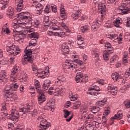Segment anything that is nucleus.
<instances>
[{
	"label": "nucleus",
	"instance_id": "obj_1",
	"mask_svg": "<svg viewBox=\"0 0 130 130\" xmlns=\"http://www.w3.org/2000/svg\"><path fill=\"white\" fill-rule=\"evenodd\" d=\"M22 36H26L28 35L30 38H34L32 39L29 43V45L27 46L25 51V55L24 57L22 59V62L23 64H27L28 62L32 63V51L29 49V47H32L31 46H35L36 45V39L39 38V35L37 32H34L33 28H25L22 32Z\"/></svg>",
	"mask_w": 130,
	"mask_h": 130
},
{
	"label": "nucleus",
	"instance_id": "obj_2",
	"mask_svg": "<svg viewBox=\"0 0 130 130\" xmlns=\"http://www.w3.org/2000/svg\"><path fill=\"white\" fill-rule=\"evenodd\" d=\"M7 15L9 16L10 18L16 17L17 23L23 25L25 26L23 27L24 29H29L32 27V15L29 12H21L15 14L14 8L9 7L7 11Z\"/></svg>",
	"mask_w": 130,
	"mask_h": 130
},
{
	"label": "nucleus",
	"instance_id": "obj_3",
	"mask_svg": "<svg viewBox=\"0 0 130 130\" xmlns=\"http://www.w3.org/2000/svg\"><path fill=\"white\" fill-rule=\"evenodd\" d=\"M87 58L88 57L87 55H84L83 57V62L78 59L74 60V62L71 60H66L64 66H65L66 69H76L77 66H85V64H86V61H85L86 60Z\"/></svg>",
	"mask_w": 130,
	"mask_h": 130
},
{
	"label": "nucleus",
	"instance_id": "obj_4",
	"mask_svg": "<svg viewBox=\"0 0 130 130\" xmlns=\"http://www.w3.org/2000/svg\"><path fill=\"white\" fill-rule=\"evenodd\" d=\"M19 88L18 83L11 84L10 85H7L5 87L4 93L8 98H12V95L14 91H17Z\"/></svg>",
	"mask_w": 130,
	"mask_h": 130
},
{
	"label": "nucleus",
	"instance_id": "obj_5",
	"mask_svg": "<svg viewBox=\"0 0 130 130\" xmlns=\"http://www.w3.org/2000/svg\"><path fill=\"white\" fill-rule=\"evenodd\" d=\"M7 50L9 52V55H17L21 52V49L19 48H17L16 46L13 44L12 42H9L7 46Z\"/></svg>",
	"mask_w": 130,
	"mask_h": 130
},
{
	"label": "nucleus",
	"instance_id": "obj_6",
	"mask_svg": "<svg viewBox=\"0 0 130 130\" xmlns=\"http://www.w3.org/2000/svg\"><path fill=\"white\" fill-rule=\"evenodd\" d=\"M105 47H106V48H108V50L104 51V60H108V59H109V55L110 53H112L113 49L112 47L111 44H110L109 42H106L105 43Z\"/></svg>",
	"mask_w": 130,
	"mask_h": 130
},
{
	"label": "nucleus",
	"instance_id": "obj_7",
	"mask_svg": "<svg viewBox=\"0 0 130 130\" xmlns=\"http://www.w3.org/2000/svg\"><path fill=\"white\" fill-rule=\"evenodd\" d=\"M89 78L83 73V72H78L76 74V80L77 83H86L88 82Z\"/></svg>",
	"mask_w": 130,
	"mask_h": 130
},
{
	"label": "nucleus",
	"instance_id": "obj_8",
	"mask_svg": "<svg viewBox=\"0 0 130 130\" xmlns=\"http://www.w3.org/2000/svg\"><path fill=\"white\" fill-rule=\"evenodd\" d=\"M20 73V68L17 66H14L13 69L12 70L11 75V81L16 83L17 82V77H14V76H18V74Z\"/></svg>",
	"mask_w": 130,
	"mask_h": 130
},
{
	"label": "nucleus",
	"instance_id": "obj_9",
	"mask_svg": "<svg viewBox=\"0 0 130 130\" xmlns=\"http://www.w3.org/2000/svg\"><path fill=\"white\" fill-rule=\"evenodd\" d=\"M81 9L79 7H75L73 8V11L72 14L71 15V17L73 18V20H78V18L81 17Z\"/></svg>",
	"mask_w": 130,
	"mask_h": 130
},
{
	"label": "nucleus",
	"instance_id": "obj_10",
	"mask_svg": "<svg viewBox=\"0 0 130 130\" xmlns=\"http://www.w3.org/2000/svg\"><path fill=\"white\" fill-rule=\"evenodd\" d=\"M19 112L16 109H12L11 111V115H10V119L11 120L14 121V123H16L19 120Z\"/></svg>",
	"mask_w": 130,
	"mask_h": 130
},
{
	"label": "nucleus",
	"instance_id": "obj_11",
	"mask_svg": "<svg viewBox=\"0 0 130 130\" xmlns=\"http://www.w3.org/2000/svg\"><path fill=\"white\" fill-rule=\"evenodd\" d=\"M99 0H93L94 4H95L98 6V8L100 11L101 12V14H105L106 12V6L104 4H103L101 3H98Z\"/></svg>",
	"mask_w": 130,
	"mask_h": 130
},
{
	"label": "nucleus",
	"instance_id": "obj_12",
	"mask_svg": "<svg viewBox=\"0 0 130 130\" xmlns=\"http://www.w3.org/2000/svg\"><path fill=\"white\" fill-rule=\"evenodd\" d=\"M107 90L109 91L108 92V94L115 95L117 94V90H118V89L116 86H114L113 85L109 84L107 87Z\"/></svg>",
	"mask_w": 130,
	"mask_h": 130
},
{
	"label": "nucleus",
	"instance_id": "obj_13",
	"mask_svg": "<svg viewBox=\"0 0 130 130\" xmlns=\"http://www.w3.org/2000/svg\"><path fill=\"white\" fill-rule=\"evenodd\" d=\"M50 126V123L47 122L46 119H43L41 120L40 123L39 130H46Z\"/></svg>",
	"mask_w": 130,
	"mask_h": 130
},
{
	"label": "nucleus",
	"instance_id": "obj_14",
	"mask_svg": "<svg viewBox=\"0 0 130 130\" xmlns=\"http://www.w3.org/2000/svg\"><path fill=\"white\" fill-rule=\"evenodd\" d=\"M8 81V73L5 70L0 72V83H6Z\"/></svg>",
	"mask_w": 130,
	"mask_h": 130
},
{
	"label": "nucleus",
	"instance_id": "obj_15",
	"mask_svg": "<svg viewBox=\"0 0 130 130\" xmlns=\"http://www.w3.org/2000/svg\"><path fill=\"white\" fill-rule=\"evenodd\" d=\"M80 111L81 112H83L82 113V116L84 118H87V119H89V120H93V119H94V115L92 114H89L88 115V114H87V112L86 111V110H83V108H81Z\"/></svg>",
	"mask_w": 130,
	"mask_h": 130
},
{
	"label": "nucleus",
	"instance_id": "obj_16",
	"mask_svg": "<svg viewBox=\"0 0 130 130\" xmlns=\"http://www.w3.org/2000/svg\"><path fill=\"white\" fill-rule=\"evenodd\" d=\"M77 44L79 45V48L84 49L85 48V44H84V38L81 35L77 36Z\"/></svg>",
	"mask_w": 130,
	"mask_h": 130
},
{
	"label": "nucleus",
	"instance_id": "obj_17",
	"mask_svg": "<svg viewBox=\"0 0 130 130\" xmlns=\"http://www.w3.org/2000/svg\"><path fill=\"white\" fill-rule=\"evenodd\" d=\"M70 51V49H69V46L67 44H63L62 45L61 49V53L66 56H68V54Z\"/></svg>",
	"mask_w": 130,
	"mask_h": 130
},
{
	"label": "nucleus",
	"instance_id": "obj_18",
	"mask_svg": "<svg viewBox=\"0 0 130 130\" xmlns=\"http://www.w3.org/2000/svg\"><path fill=\"white\" fill-rule=\"evenodd\" d=\"M33 108L31 106L27 105L26 107H22L20 108L19 109V112H22L24 114L26 113H28V112H30L31 110H32Z\"/></svg>",
	"mask_w": 130,
	"mask_h": 130
},
{
	"label": "nucleus",
	"instance_id": "obj_19",
	"mask_svg": "<svg viewBox=\"0 0 130 130\" xmlns=\"http://www.w3.org/2000/svg\"><path fill=\"white\" fill-rule=\"evenodd\" d=\"M17 2L16 11L17 12H21L24 9V0H17Z\"/></svg>",
	"mask_w": 130,
	"mask_h": 130
},
{
	"label": "nucleus",
	"instance_id": "obj_20",
	"mask_svg": "<svg viewBox=\"0 0 130 130\" xmlns=\"http://www.w3.org/2000/svg\"><path fill=\"white\" fill-rule=\"evenodd\" d=\"M39 93V94L38 98V102L39 104H41V103H43V102L46 101V96H45V95H44V93H41V91H40Z\"/></svg>",
	"mask_w": 130,
	"mask_h": 130
},
{
	"label": "nucleus",
	"instance_id": "obj_21",
	"mask_svg": "<svg viewBox=\"0 0 130 130\" xmlns=\"http://www.w3.org/2000/svg\"><path fill=\"white\" fill-rule=\"evenodd\" d=\"M51 84V81H50V80L47 79L45 80L44 82V84H43V90H44V91H46V90H48V88H49Z\"/></svg>",
	"mask_w": 130,
	"mask_h": 130
},
{
	"label": "nucleus",
	"instance_id": "obj_22",
	"mask_svg": "<svg viewBox=\"0 0 130 130\" xmlns=\"http://www.w3.org/2000/svg\"><path fill=\"white\" fill-rule=\"evenodd\" d=\"M60 16L63 20H64V19H67L66 10H64V8H63V6H62V5H61V6L60 7Z\"/></svg>",
	"mask_w": 130,
	"mask_h": 130
},
{
	"label": "nucleus",
	"instance_id": "obj_23",
	"mask_svg": "<svg viewBox=\"0 0 130 130\" xmlns=\"http://www.w3.org/2000/svg\"><path fill=\"white\" fill-rule=\"evenodd\" d=\"M112 78L115 82H116L119 80V79H122V76L119 73H115L112 75Z\"/></svg>",
	"mask_w": 130,
	"mask_h": 130
},
{
	"label": "nucleus",
	"instance_id": "obj_24",
	"mask_svg": "<svg viewBox=\"0 0 130 130\" xmlns=\"http://www.w3.org/2000/svg\"><path fill=\"white\" fill-rule=\"evenodd\" d=\"M37 74H38V77L41 78V79H44L46 76H48V74H49V72H48L47 70H46L45 71H43L41 72L39 71Z\"/></svg>",
	"mask_w": 130,
	"mask_h": 130
},
{
	"label": "nucleus",
	"instance_id": "obj_25",
	"mask_svg": "<svg viewBox=\"0 0 130 130\" xmlns=\"http://www.w3.org/2000/svg\"><path fill=\"white\" fill-rule=\"evenodd\" d=\"M122 23V20H121V18H116L114 21H113V25L115 26V27H117V28L121 25Z\"/></svg>",
	"mask_w": 130,
	"mask_h": 130
},
{
	"label": "nucleus",
	"instance_id": "obj_26",
	"mask_svg": "<svg viewBox=\"0 0 130 130\" xmlns=\"http://www.w3.org/2000/svg\"><path fill=\"white\" fill-rule=\"evenodd\" d=\"M87 94H89V95H92V96H97L98 95V92L93 88L92 87H89L88 91H87Z\"/></svg>",
	"mask_w": 130,
	"mask_h": 130
},
{
	"label": "nucleus",
	"instance_id": "obj_27",
	"mask_svg": "<svg viewBox=\"0 0 130 130\" xmlns=\"http://www.w3.org/2000/svg\"><path fill=\"white\" fill-rule=\"evenodd\" d=\"M122 111L120 110L117 112V114H116L114 117L112 118V119H119L120 120L122 118Z\"/></svg>",
	"mask_w": 130,
	"mask_h": 130
},
{
	"label": "nucleus",
	"instance_id": "obj_28",
	"mask_svg": "<svg viewBox=\"0 0 130 130\" xmlns=\"http://www.w3.org/2000/svg\"><path fill=\"white\" fill-rule=\"evenodd\" d=\"M69 98L71 101H76L79 98V96L78 94H73V92L70 91L69 92Z\"/></svg>",
	"mask_w": 130,
	"mask_h": 130
},
{
	"label": "nucleus",
	"instance_id": "obj_29",
	"mask_svg": "<svg viewBox=\"0 0 130 130\" xmlns=\"http://www.w3.org/2000/svg\"><path fill=\"white\" fill-rule=\"evenodd\" d=\"M34 85L35 86L36 89L38 92H40L41 90H40V82L38 80H35Z\"/></svg>",
	"mask_w": 130,
	"mask_h": 130
},
{
	"label": "nucleus",
	"instance_id": "obj_30",
	"mask_svg": "<svg viewBox=\"0 0 130 130\" xmlns=\"http://www.w3.org/2000/svg\"><path fill=\"white\" fill-rule=\"evenodd\" d=\"M91 54L94 55L97 59L99 58V52H98V49H94L91 51Z\"/></svg>",
	"mask_w": 130,
	"mask_h": 130
},
{
	"label": "nucleus",
	"instance_id": "obj_31",
	"mask_svg": "<svg viewBox=\"0 0 130 130\" xmlns=\"http://www.w3.org/2000/svg\"><path fill=\"white\" fill-rule=\"evenodd\" d=\"M20 26L18 24L14 23L12 25V29L13 30V34H18V31L17 30Z\"/></svg>",
	"mask_w": 130,
	"mask_h": 130
},
{
	"label": "nucleus",
	"instance_id": "obj_32",
	"mask_svg": "<svg viewBox=\"0 0 130 130\" xmlns=\"http://www.w3.org/2000/svg\"><path fill=\"white\" fill-rule=\"evenodd\" d=\"M106 37L107 38H109L110 39H111V40H113V41H114L115 39H117L118 37H117V36L116 35H111V34H107L106 35Z\"/></svg>",
	"mask_w": 130,
	"mask_h": 130
},
{
	"label": "nucleus",
	"instance_id": "obj_33",
	"mask_svg": "<svg viewBox=\"0 0 130 130\" xmlns=\"http://www.w3.org/2000/svg\"><path fill=\"white\" fill-rule=\"evenodd\" d=\"M80 29L83 33H86L87 31H89V30H90V26L89 25H84L82 26Z\"/></svg>",
	"mask_w": 130,
	"mask_h": 130
},
{
	"label": "nucleus",
	"instance_id": "obj_34",
	"mask_svg": "<svg viewBox=\"0 0 130 130\" xmlns=\"http://www.w3.org/2000/svg\"><path fill=\"white\" fill-rule=\"evenodd\" d=\"M90 111H91V112L94 114L97 113V112H99V111H100V108L97 106L93 107L91 108Z\"/></svg>",
	"mask_w": 130,
	"mask_h": 130
},
{
	"label": "nucleus",
	"instance_id": "obj_35",
	"mask_svg": "<svg viewBox=\"0 0 130 130\" xmlns=\"http://www.w3.org/2000/svg\"><path fill=\"white\" fill-rule=\"evenodd\" d=\"M107 102V100L106 99H104L103 100L99 101L96 103L97 105L98 106H104V104H105V103Z\"/></svg>",
	"mask_w": 130,
	"mask_h": 130
},
{
	"label": "nucleus",
	"instance_id": "obj_36",
	"mask_svg": "<svg viewBox=\"0 0 130 130\" xmlns=\"http://www.w3.org/2000/svg\"><path fill=\"white\" fill-rule=\"evenodd\" d=\"M99 25L97 24V23H93L91 26L92 31H93V32L97 31V30H98V29L99 28Z\"/></svg>",
	"mask_w": 130,
	"mask_h": 130
},
{
	"label": "nucleus",
	"instance_id": "obj_37",
	"mask_svg": "<svg viewBox=\"0 0 130 130\" xmlns=\"http://www.w3.org/2000/svg\"><path fill=\"white\" fill-rule=\"evenodd\" d=\"M122 84L124 86L125 88L130 87V83L127 82L126 79H123L122 81Z\"/></svg>",
	"mask_w": 130,
	"mask_h": 130
},
{
	"label": "nucleus",
	"instance_id": "obj_38",
	"mask_svg": "<svg viewBox=\"0 0 130 130\" xmlns=\"http://www.w3.org/2000/svg\"><path fill=\"white\" fill-rule=\"evenodd\" d=\"M9 107H10V105L7 103H4L2 105V108L1 110L2 111L7 110V109H9Z\"/></svg>",
	"mask_w": 130,
	"mask_h": 130
},
{
	"label": "nucleus",
	"instance_id": "obj_39",
	"mask_svg": "<svg viewBox=\"0 0 130 130\" xmlns=\"http://www.w3.org/2000/svg\"><path fill=\"white\" fill-rule=\"evenodd\" d=\"M36 8L37 10V11H39V13H42V10H43V6L41 4H38L37 6H36Z\"/></svg>",
	"mask_w": 130,
	"mask_h": 130
},
{
	"label": "nucleus",
	"instance_id": "obj_40",
	"mask_svg": "<svg viewBox=\"0 0 130 130\" xmlns=\"http://www.w3.org/2000/svg\"><path fill=\"white\" fill-rule=\"evenodd\" d=\"M81 106V102L77 101L74 103L73 108L74 109H78Z\"/></svg>",
	"mask_w": 130,
	"mask_h": 130
},
{
	"label": "nucleus",
	"instance_id": "obj_41",
	"mask_svg": "<svg viewBox=\"0 0 130 130\" xmlns=\"http://www.w3.org/2000/svg\"><path fill=\"white\" fill-rule=\"evenodd\" d=\"M51 11V8L50 7V5H48L46 6V8H45L44 12L46 14H48V13H50Z\"/></svg>",
	"mask_w": 130,
	"mask_h": 130
},
{
	"label": "nucleus",
	"instance_id": "obj_42",
	"mask_svg": "<svg viewBox=\"0 0 130 130\" xmlns=\"http://www.w3.org/2000/svg\"><path fill=\"white\" fill-rule=\"evenodd\" d=\"M54 35L55 36H60V37H61V36H64L66 35V32L64 31H60V32H56L54 33Z\"/></svg>",
	"mask_w": 130,
	"mask_h": 130
},
{
	"label": "nucleus",
	"instance_id": "obj_43",
	"mask_svg": "<svg viewBox=\"0 0 130 130\" xmlns=\"http://www.w3.org/2000/svg\"><path fill=\"white\" fill-rule=\"evenodd\" d=\"M32 69L33 72H34L35 74H37L39 70H38V68H37V66L35 65V64H33L32 66Z\"/></svg>",
	"mask_w": 130,
	"mask_h": 130
},
{
	"label": "nucleus",
	"instance_id": "obj_44",
	"mask_svg": "<svg viewBox=\"0 0 130 130\" xmlns=\"http://www.w3.org/2000/svg\"><path fill=\"white\" fill-rule=\"evenodd\" d=\"M51 11H52V12H54V13H56L57 12V7H56V6L54 5H51Z\"/></svg>",
	"mask_w": 130,
	"mask_h": 130
},
{
	"label": "nucleus",
	"instance_id": "obj_45",
	"mask_svg": "<svg viewBox=\"0 0 130 130\" xmlns=\"http://www.w3.org/2000/svg\"><path fill=\"white\" fill-rule=\"evenodd\" d=\"M64 77H63V75H60L58 76L57 77V80L60 81V82H64Z\"/></svg>",
	"mask_w": 130,
	"mask_h": 130
},
{
	"label": "nucleus",
	"instance_id": "obj_46",
	"mask_svg": "<svg viewBox=\"0 0 130 130\" xmlns=\"http://www.w3.org/2000/svg\"><path fill=\"white\" fill-rule=\"evenodd\" d=\"M64 112V117L67 118L68 116H70V112L68 110H63Z\"/></svg>",
	"mask_w": 130,
	"mask_h": 130
},
{
	"label": "nucleus",
	"instance_id": "obj_47",
	"mask_svg": "<svg viewBox=\"0 0 130 130\" xmlns=\"http://www.w3.org/2000/svg\"><path fill=\"white\" fill-rule=\"evenodd\" d=\"M60 25L61 27L62 28H63V29H64V30H66V32H68V30L69 28H68L67 25H66V24H64V23L61 22L60 23Z\"/></svg>",
	"mask_w": 130,
	"mask_h": 130
},
{
	"label": "nucleus",
	"instance_id": "obj_48",
	"mask_svg": "<svg viewBox=\"0 0 130 130\" xmlns=\"http://www.w3.org/2000/svg\"><path fill=\"white\" fill-rule=\"evenodd\" d=\"M97 83L99 84V85H101V86H102V85H104V84H106V82H105V80L103 79H100L98 80Z\"/></svg>",
	"mask_w": 130,
	"mask_h": 130
},
{
	"label": "nucleus",
	"instance_id": "obj_49",
	"mask_svg": "<svg viewBox=\"0 0 130 130\" xmlns=\"http://www.w3.org/2000/svg\"><path fill=\"white\" fill-rule=\"evenodd\" d=\"M124 105L126 108H130V101H125L124 102Z\"/></svg>",
	"mask_w": 130,
	"mask_h": 130
},
{
	"label": "nucleus",
	"instance_id": "obj_50",
	"mask_svg": "<svg viewBox=\"0 0 130 130\" xmlns=\"http://www.w3.org/2000/svg\"><path fill=\"white\" fill-rule=\"evenodd\" d=\"M54 90L55 93H56L57 94H61V93H62V89L57 88Z\"/></svg>",
	"mask_w": 130,
	"mask_h": 130
},
{
	"label": "nucleus",
	"instance_id": "obj_51",
	"mask_svg": "<svg viewBox=\"0 0 130 130\" xmlns=\"http://www.w3.org/2000/svg\"><path fill=\"white\" fill-rule=\"evenodd\" d=\"M117 56L114 55L113 56L112 58L110 59V62L113 63L115 62L116 60H117Z\"/></svg>",
	"mask_w": 130,
	"mask_h": 130
},
{
	"label": "nucleus",
	"instance_id": "obj_52",
	"mask_svg": "<svg viewBox=\"0 0 130 130\" xmlns=\"http://www.w3.org/2000/svg\"><path fill=\"white\" fill-rule=\"evenodd\" d=\"M46 104L47 105V106L50 107L53 106L55 104V103L53 101H49Z\"/></svg>",
	"mask_w": 130,
	"mask_h": 130
},
{
	"label": "nucleus",
	"instance_id": "obj_53",
	"mask_svg": "<svg viewBox=\"0 0 130 130\" xmlns=\"http://www.w3.org/2000/svg\"><path fill=\"white\" fill-rule=\"evenodd\" d=\"M86 128L87 130H94V125L88 124L86 126Z\"/></svg>",
	"mask_w": 130,
	"mask_h": 130
},
{
	"label": "nucleus",
	"instance_id": "obj_54",
	"mask_svg": "<svg viewBox=\"0 0 130 130\" xmlns=\"http://www.w3.org/2000/svg\"><path fill=\"white\" fill-rule=\"evenodd\" d=\"M48 93L50 95H52V94L55 93V91H54V89H53V87H51L49 88L48 90Z\"/></svg>",
	"mask_w": 130,
	"mask_h": 130
},
{
	"label": "nucleus",
	"instance_id": "obj_55",
	"mask_svg": "<svg viewBox=\"0 0 130 130\" xmlns=\"http://www.w3.org/2000/svg\"><path fill=\"white\" fill-rule=\"evenodd\" d=\"M109 113H110V111L109 110H106L105 111L103 115V117H107V115L108 114H109Z\"/></svg>",
	"mask_w": 130,
	"mask_h": 130
},
{
	"label": "nucleus",
	"instance_id": "obj_56",
	"mask_svg": "<svg viewBox=\"0 0 130 130\" xmlns=\"http://www.w3.org/2000/svg\"><path fill=\"white\" fill-rule=\"evenodd\" d=\"M0 4H1V5H3V4L8 5L9 0H0Z\"/></svg>",
	"mask_w": 130,
	"mask_h": 130
},
{
	"label": "nucleus",
	"instance_id": "obj_57",
	"mask_svg": "<svg viewBox=\"0 0 130 130\" xmlns=\"http://www.w3.org/2000/svg\"><path fill=\"white\" fill-rule=\"evenodd\" d=\"M92 88L94 90V91H100V87H99V86H96V85H93L92 86Z\"/></svg>",
	"mask_w": 130,
	"mask_h": 130
},
{
	"label": "nucleus",
	"instance_id": "obj_58",
	"mask_svg": "<svg viewBox=\"0 0 130 130\" xmlns=\"http://www.w3.org/2000/svg\"><path fill=\"white\" fill-rule=\"evenodd\" d=\"M3 32H5L6 34H10L11 33V31H10V29L9 28H6L3 29Z\"/></svg>",
	"mask_w": 130,
	"mask_h": 130
},
{
	"label": "nucleus",
	"instance_id": "obj_59",
	"mask_svg": "<svg viewBox=\"0 0 130 130\" xmlns=\"http://www.w3.org/2000/svg\"><path fill=\"white\" fill-rule=\"evenodd\" d=\"M103 21V19H101V18H99L95 23L97 24V25H99V26H100V25H101V23H102Z\"/></svg>",
	"mask_w": 130,
	"mask_h": 130
},
{
	"label": "nucleus",
	"instance_id": "obj_60",
	"mask_svg": "<svg viewBox=\"0 0 130 130\" xmlns=\"http://www.w3.org/2000/svg\"><path fill=\"white\" fill-rule=\"evenodd\" d=\"M21 76L22 77L23 80H25V79H26V78H28V75H27V74L25 73L24 72L22 73Z\"/></svg>",
	"mask_w": 130,
	"mask_h": 130
},
{
	"label": "nucleus",
	"instance_id": "obj_61",
	"mask_svg": "<svg viewBox=\"0 0 130 130\" xmlns=\"http://www.w3.org/2000/svg\"><path fill=\"white\" fill-rule=\"evenodd\" d=\"M55 85L56 86H61V81H58V80H56Z\"/></svg>",
	"mask_w": 130,
	"mask_h": 130
},
{
	"label": "nucleus",
	"instance_id": "obj_62",
	"mask_svg": "<svg viewBox=\"0 0 130 130\" xmlns=\"http://www.w3.org/2000/svg\"><path fill=\"white\" fill-rule=\"evenodd\" d=\"M14 125L13 123H11V122L8 123V128H14Z\"/></svg>",
	"mask_w": 130,
	"mask_h": 130
},
{
	"label": "nucleus",
	"instance_id": "obj_63",
	"mask_svg": "<svg viewBox=\"0 0 130 130\" xmlns=\"http://www.w3.org/2000/svg\"><path fill=\"white\" fill-rule=\"evenodd\" d=\"M103 119V124H106L107 123V120H106V117H102Z\"/></svg>",
	"mask_w": 130,
	"mask_h": 130
},
{
	"label": "nucleus",
	"instance_id": "obj_64",
	"mask_svg": "<svg viewBox=\"0 0 130 130\" xmlns=\"http://www.w3.org/2000/svg\"><path fill=\"white\" fill-rule=\"evenodd\" d=\"M39 3L37 2V1H34L32 4V7H35V8L36 7V6L38 5Z\"/></svg>",
	"mask_w": 130,
	"mask_h": 130
}]
</instances>
